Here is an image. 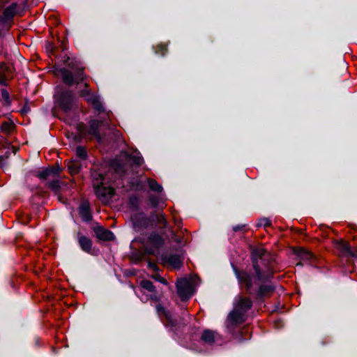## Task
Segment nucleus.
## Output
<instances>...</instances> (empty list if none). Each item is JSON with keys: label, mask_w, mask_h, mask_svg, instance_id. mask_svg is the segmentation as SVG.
<instances>
[{"label": "nucleus", "mask_w": 357, "mask_h": 357, "mask_svg": "<svg viewBox=\"0 0 357 357\" xmlns=\"http://www.w3.org/2000/svg\"><path fill=\"white\" fill-rule=\"evenodd\" d=\"M143 243V248L148 254L158 257L159 248L163 245L164 240L161 236L157 234H151Z\"/></svg>", "instance_id": "7"}, {"label": "nucleus", "mask_w": 357, "mask_h": 357, "mask_svg": "<svg viewBox=\"0 0 357 357\" xmlns=\"http://www.w3.org/2000/svg\"><path fill=\"white\" fill-rule=\"evenodd\" d=\"M113 165L115 167V172L118 174H121L122 172L124 171L123 167L119 165L116 162H113Z\"/></svg>", "instance_id": "31"}, {"label": "nucleus", "mask_w": 357, "mask_h": 357, "mask_svg": "<svg viewBox=\"0 0 357 357\" xmlns=\"http://www.w3.org/2000/svg\"><path fill=\"white\" fill-rule=\"evenodd\" d=\"M149 201L153 206L155 207L158 204V201L156 197L155 196H151L149 197Z\"/></svg>", "instance_id": "32"}, {"label": "nucleus", "mask_w": 357, "mask_h": 357, "mask_svg": "<svg viewBox=\"0 0 357 357\" xmlns=\"http://www.w3.org/2000/svg\"><path fill=\"white\" fill-rule=\"evenodd\" d=\"M267 257L268 254L264 248H255L252 250V261L255 276L234 268L241 288L250 295H256L258 299L270 296L274 291L271 284L266 283L274 273L273 265Z\"/></svg>", "instance_id": "1"}, {"label": "nucleus", "mask_w": 357, "mask_h": 357, "mask_svg": "<svg viewBox=\"0 0 357 357\" xmlns=\"http://www.w3.org/2000/svg\"><path fill=\"white\" fill-rule=\"evenodd\" d=\"M271 221L268 218H262L259 220L257 226L266 227L271 226Z\"/></svg>", "instance_id": "29"}, {"label": "nucleus", "mask_w": 357, "mask_h": 357, "mask_svg": "<svg viewBox=\"0 0 357 357\" xmlns=\"http://www.w3.org/2000/svg\"><path fill=\"white\" fill-rule=\"evenodd\" d=\"M132 162L137 165H140L143 162V158L139 153H137L136 154L133 155L132 156Z\"/></svg>", "instance_id": "28"}, {"label": "nucleus", "mask_w": 357, "mask_h": 357, "mask_svg": "<svg viewBox=\"0 0 357 357\" xmlns=\"http://www.w3.org/2000/svg\"><path fill=\"white\" fill-rule=\"evenodd\" d=\"M298 256L302 261L306 263H309L310 264H313L314 261L315 260L314 255L311 252H309L304 249H302L299 252Z\"/></svg>", "instance_id": "18"}, {"label": "nucleus", "mask_w": 357, "mask_h": 357, "mask_svg": "<svg viewBox=\"0 0 357 357\" xmlns=\"http://www.w3.org/2000/svg\"><path fill=\"white\" fill-rule=\"evenodd\" d=\"M61 169L59 166H54L40 170L37 172V176L40 179H51L59 177Z\"/></svg>", "instance_id": "13"}, {"label": "nucleus", "mask_w": 357, "mask_h": 357, "mask_svg": "<svg viewBox=\"0 0 357 357\" xmlns=\"http://www.w3.org/2000/svg\"><path fill=\"white\" fill-rule=\"evenodd\" d=\"M76 155L82 159L85 160L87 158V153L84 147L79 146L76 148Z\"/></svg>", "instance_id": "24"}, {"label": "nucleus", "mask_w": 357, "mask_h": 357, "mask_svg": "<svg viewBox=\"0 0 357 357\" xmlns=\"http://www.w3.org/2000/svg\"><path fill=\"white\" fill-rule=\"evenodd\" d=\"M100 121L98 120H91L89 122V128L84 135L89 136L91 138H95L98 142H101L102 137L99 132Z\"/></svg>", "instance_id": "12"}, {"label": "nucleus", "mask_w": 357, "mask_h": 357, "mask_svg": "<svg viewBox=\"0 0 357 357\" xmlns=\"http://www.w3.org/2000/svg\"><path fill=\"white\" fill-rule=\"evenodd\" d=\"M92 176L96 195L102 203L106 204L109 202L114 194V189L104 185L105 177L102 174L93 172Z\"/></svg>", "instance_id": "4"}, {"label": "nucleus", "mask_w": 357, "mask_h": 357, "mask_svg": "<svg viewBox=\"0 0 357 357\" xmlns=\"http://www.w3.org/2000/svg\"><path fill=\"white\" fill-rule=\"evenodd\" d=\"M153 278L154 280L160 282V283H162L163 284H167V280L164 278L160 276L159 274H155V275H153Z\"/></svg>", "instance_id": "30"}, {"label": "nucleus", "mask_w": 357, "mask_h": 357, "mask_svg": "<svg viewBox=\"0 0 357 357\" xmlns=\"http://www.w3.org/2000/svg\"><path fill=\"white\" fill-rule=\"evenodd\" d=\"M245 225H236L233 227V230L234 231H242L244 229Z\"/></svg>", "instance_id": "33"}, {"label": "nucleus", "mask_w": 357, "mask_h": 357, "mask_svg": "<svg viewBox=\"0 0 357 357\" xmlns=\"http://www.w3.org/2000/svg\"><path fill=\"white\" fill-rule=\"evenodd\" d=\"M48 186L52 190L57 192L60 188L59 177L52 178L51 181L48 183Z\"/></svg>", "instance_id": "23"}, {"label": "nucleus", "mask_w": 357, "mask_h": 357, "mask_svg": "<svg viewBox=\"0 0 357 357\" xmlns=\"http://www.w3.org/2000/svg\"><path fill=\"white\" fill-rule=\"evenodd\" d=\"M96 237L102 241H112L114 238V234L109 229H105L102 227H96L93 229Z\"/></svg>", "instance_id": "14"}, {"label": "nucleus", "mask_w": 357, "mask_h": 357, "mask_svg": "<svg viewBox=\"0 0 357 357\" xmlns=\"http://www.w3.org/2000/svg\"><path fill=\"white\" fill-rule=\"evenodd\" d=\"M20 8V5L15 2L3 8L2 14L0 15V31L5 34L6 31H9L14 17L19 13Z\"/></svg>", "instance_id": "5"}, {"label": "nucleus", "mask_w": 357, "mask_h": 357, "mask_svg": "<svg viewBox=\"0 0 357 357\" xmlns=\"http://www.w3.org/2000/svg\"><path fill=\"white\" fill-rule=\"evenodd\" d=\"M177 294L181 301L188 300L193 294V286L187 278H181L176 282Z\"/></svg>", "instance_id": "9"}, {"label": "nucleus", "mask_w": 357, "mask_h": 357, "mask_svg": "<svg viewBox=\"0 0 357 357\" xmlns=\"http://www.w3.org/2000/svg\"><path fill=\"white\" fill-rule=\"evenodd\" d=\"M54 99L58 104L59 107L64 112H69L73 106L74 96L71 91H63L61 92L57 91L54 94Z\"/></svg>", "instance_id": "8"}, {"label": "nucleus", "mask_w": 357, "mask_h": 357, "mask_svg": "<svg viewBox=\"0 0 357 357\" xmlns=\"http://www.w3.org/2000/svg\"><path fill=\"white\" fill-rule=\"evenodd\" d=\"M252 301L250 298L238 296L236 298L233 310L229 314L227 321L231 325H238L246 320V313L251 309Z\"/></svg>", "instance_id": "2"}, {"label": "nucleus", "mask_w": 357, "mask_h": 357, "mask_svg": "<svg viewBox=\"0 0 357 357\" xmlns=\"http://www.w3.org/2000/svg\"><path fill=\"white\" fill-rule=\"evenodd\" d=\"M79 214L84 222H89L92 220V215L90 208V204L87 201L82 202L79 207Z\"/></svg>", "instance_id": "15"}, {"label": "nucleus", "mask_w": 357, "mask_h": 357, "mask_svg": "<svg viewBox=\"0 0 357 357\" xmlns=\"http://www.w3.org/2000/svg\"><path fill=\"white\" fill-rule=\"evenodd\" d=\"M157 48L160 50V52L162 55H164L165 54V52H167V47L165 45H158Z\"/></svg>", "instance_id": "34"}, {"label": "nucleus", "mask_w": 357, "mask_h": 357, "mask_svg": "<svg viewBox=\"0 0 357 357\" xmlns=\"http://www.w3.org/2000/svg\"><path fill=\"white\" fill-rule=\"evenodd\" d=\"M4 6V3L2 1H0V9Z\"/></svg>", "instance_id": "36"}, {"label": "nucleus", "mask_w": 357, "mask_h": 357, "mask_svg": "<svg viewBox=\"0 0 357 357\" xmlns=\"http://www.w3.org/2000/svg\"><path fill=\"white\" fill-rule=\"evenodd\" d=\"M344 248H345V249H347V248H348V247H347V245H344Z\"/></svg>", "instance_id": "37"}, {"label": "nucleus", "mask_w": 357, "mask_h": 357, "mask_svg": "<svg viewBox=\"0 0 357 357\" xmlns=\"http://www.w3.org/2000/svg\"><path fill=\"white\" fill-rule=\"evenodd\" d=\"M148 184L150 189L153 191L160 192L162 190V187L155 180L149 178L148 180Z\"/></svg>", "instance_id": "22"}, {"label": "nucleus", "mask_w": 357, "mask_h": 357, "mask_svg": "<svg viewBox=\"0 0 357 357\" xmlns=\"http://www.w3.org/2000/svg\"><path fill=\"white\" fill-rule=\"evenodd\" d=\"M67 167L70 174H76L79 171L81 164L77 160H72L68 162Z\"/></svg>", "instance_id": "20"}, {"label": "nucleus", "mask_w": 357, "mask_h": 357, "mask_svg": "<svg viewBox=\"0 0 357 357\" xmlns=\"http://www.w3.org/2000/svg\"><path fill=\"white\" fill-rule=\"evenodd\" d=\"M78 243L83 251H84L86 253L93 255V250L92 249V241L89 238L83 236L80 233H79Z\"/></svg>", "instance_id": "16"}, {"label": "nucleus", "mask_w": 357, "mask_h": 357, "mask_svg": "<svg viewBox=\"0 0 357 357\" xmlns=\"http://www.w3.org/2000/svg\"><path fill=\"white\" fill-rule=\"evenodd\" d=\"M156 310L158 316L160 317L162 320L164 321L165 319L169 325L173 326L174 324L171 313L169 311L166 310V309L163 307L161 305H157Z\"/></svg>", "instance_id": "17"}, {"label": "nucleus", "mask_w": 357, "mask_h": 357, "mask_svg": "<svg viewBox=\"0 0 357 357\" xmlns=\"http://www.w3.org/2000/svg\"><path fill=\"white\" fill-rule=\"evenodd\" d=\"M13 123L10 121H4L1 126V130L3 132L8 133L13 128Z\"/></svg>", "instance_id": "25"}, {"label": "nucleus", "mask_w": 357, "mask_h": 357, "mask_svg": "<svg viewBox=\"0 0 357 357\" xmlns=\"http://www.w3.org/2000/svg\"><path fill=\"white\" fill-rule=\"evenodd\" d=\"M1 94L3 100L5 102L6 105H10L11 104V100L10 98V94L8 91L6 89H1Z\"/></svg>", "instance_id": "26"}, {"label": "nucleus", "mask_w": 357, "mask_h": 357, "mask_svg": "<svg viewBox=\"0 0 357 357\" xmlns=\"http://www.w3.org/2000/svg\"><path fill=\"white\" fill-rule=\"evenodd\" d=\"M72 71L61 68L56 70V74L61 75L64 83L68 85H73L75 82H79L84 79V68L73 61L68 63Z\"/></svg>", "instance_id": "3"}, {"label": "nucleus", "mask_w": 357, "mask_h": 357, "mask_svg": "<svg viewBox=\"0 0 357 357\" xmlns=\"http://www.w3.org/2000/svg\"><path fill=\"white\" fill-rule=\"evenodd\" d=\"M13 77V68L3 61L0 62V85L8 86Z\"/></svg>", "instance_id": "10"}, {"label": "nucleus", "mask_w": 357, "mask_h": 357, "mask_svg": "<svg viewBox=\"0 0 357 357\" xmlns=\"http://www.w3.org/2000/svg\"><path fill=\"white\" fill-rule=\"evenodd\" d=\"M140 287L142 294L139 296V298L142 301L147 302L148 301H151L158 302L160 300L161 295L156 291L155 287L151 281L146 280H142Z\"/></svg>", "instance_id": "6"}, {"label": "nucleus", "mask_w": 357, "mask_h": 357, "mask_svg": "<svg viewBox=\"0 0 357 357\" xmlns=\"http://www.w3.org/2000/svg\"><path fill=\"white\" fill-rule=\"evenodd\" d=\"M149 266L154 271H157L158 270V267L155 264H151V263H149Z\"/></svg>", "instance_id": "35"}, {"label": "nucleus", "mask_w": 357, "mask_h": 357, "mask_svg": "<svg viewBox=\"0 0 357 357\" xmlns=\"http://www.w3.org/2000/svg\"><path fill=\"white\" fill-rule=\"evenodd\" d=\"M80 96L83 97L88 102L92 104L99 98L94 93H92L89 89H84L80 92Z\"/></svg>", "instance_id": "21"}, {"label": "nucleus", "mask_w": 357, "mask_h": 357, "mask_svg": "<svg viewBox=\"0 0 357 357\" xmlns=\"http://www.w3.org/2000/svg\"><path fill=\"white\" fill-rule=\"evenodd\" d=\"M91 105L93 108L99 113L104 112V107L99 98H98V99L96 100Z\"/></svg>", "instance_id": "27"}, {"label": "nucleus", "mask_w": 357, "mask_h": 357, "mask_svg": "<svg viewBox=\"0 0 357 357\" xmlns=\"http://www.w3.org/2000/svg\"><path fill=\"white\" fill-rule=\"evenodd\" d=\"M216 336L217 334L214 331L205 330L202 335L201 339L207 344H212L215 342Z\"/></svg>", "instance_id": "19"}, {"label": "nucleus", "mask_w": 357, "mask_h": 357, "mask_svg": "<svg viewBox=\"0 0 357 357\" xmlns=\"http://www.w3.org/2000/svg\"><path fill=\"white\" fill-rule=\"evenodd\" d=\"M160 259L164 265L174 269H178L182 266V259L178 255L162 254L160 257Z\"/></svg>", "instance_id": "11"}]
</instances>
